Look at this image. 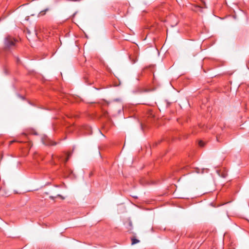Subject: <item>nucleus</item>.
I'll list each match as a JSON object with an SVG mask.
<instances>
[{"instance_id":"1","label":"nucleus","mask_w":249,"mask_h":249,"mask_svg":"<svg viewBox=\"0 0 249 249\" xmlns=\"http://www.w3.org/2000/svg\"><path fill=\"white\" fill-rule=\"evenodd\" d=\"M18 41L17 39L9 36L5 38L4 41L5 50L2 51L0 50V61H4L7 55L6 51L15 47Z\"/></svg>"},{"instance_id":"2","label":"nucleus","mask_w":249,"mask_h":249,"mask_svg":"<svg viewBox=\"0 0 249 249\" xmlns=\"http://www.w3.org/2000/svg\"><path fill=\"white\" fill-rule=\"evenodd\" d=\"M43 142L45 145H55L56 144V142H54L50 140L43 141Z\"/></svg>"},{"instance_id":"3","label":"nucleus","mask_w":249,"mask_h":249,"mask_svg":"<svg viewBox=\"0 0 249 249\" xmlns=\"http://www.w3.org/2000/svg\"><path fill=\"white\" fill-rule=\"evenodd\" d=\"M85 129H86V130H87V131H88V132H86L87 135H90L92 134L91 129L89 126H86Z\"/></svg>"},{"instance_id":"4","label":"nucleus","mask_w":249,"mask_h":249,"mask_svg":"<svg viewBox=\"0 0 249 249\" xmlns=\"http://www.w3.org/2000/svg\"><path fill=\"white\" fill-rule=\"evenodd\" d=\"M132 245H134L135 244H137L140 242V241L138 239H137L136 238H132Z\"/></svg>"},{"instance_id":"5","label":"nucleus","mask_w":249,"mask_h":249,"mask_svg":"<svg viewBox=\"0 0 249 249\" xmlns=\"http://www.w3.org/2000/svg\"><path fill=\"white\" fill-rule=\"evenodd\" d=\"M48 10V9H46L44 11H41L39 14L41 16L44 15L46 13V12Z\"/></svg>"},{"instance_id":"6","label":"nucleus","mask_w":249,"mask_h":249,"mask_svg":"<svg viewBox=\"0 0 249 249\" xmlns=\"http://www.w3.org/2000/svg\"><path fill=\"white\" fill-rule=\"evenodd\" d=\"M199 145L201 147L203 146L204 145V144L203 141H200L199 142Z\"/></svg>"},{"instance_id":"7","label":"nucleus","mask_w":249,"mask_h":249,"mask_svg":"<svg viewBox=\"0 0 249 249\" xmlns=\"http://www.w3.org/2000/svg\"><path fill=\"white\" fill-rule=\"evenodd\" d=\"M220 135H217L216 136V141L218 142H220Z\"/></svg>"},{"instance_id":"8","label":"nucleus","mask_w":249,"mask_h":249,"mask_svg":"<svg viewBox=\"0 0 249 249\" xmlns=\"http://www.w3.org/2000/svg\"><path fill=\"white\" fill-rule=\"evenodd\" d=\"M149 91V90H147V89H141L140 92H147V91Z\"/></svg>"},{"instance_id":"9","label":"nucleus","mask_w":249,"mask_h":249,"mask_svg":"<svg viewBox=\"0 0 249 249\" xmlns=\"http://www.w3.org/2000/svg\"><path fill=\"white\" fill-rule=\"evenodd\" d=\"M69 160V157H68L65 160V162H67V161L68 160Z\"/></svg>"},{"instance_id":"10","label":"nucleus","mask_w":249,"mask_h":249,"mask_svg":"<svg viewBox=\"0 0 249 249\" xmlns=\"http://www.w3.org/2000/svg\"><path fill=\"white\" fill-rule=\"evenodd\" d=\"M121 111H122V108H120L119 110H118V113L120 114L121 113Z\"/></svg>"},{"instance_id":"11","label":"nucleus","mask_w":249,"mask_h":249,"mask_svg":"<svg viewBox=\"0 0 249 249\" xmlns=\"http://www.w3.org/2000/svg\"><path fill=\"white\" fill-rule=\"evenodd\" d=\"M50 198L53 199H54V197L52 196H50Z\"/></svg>"},{"instance_id":"12","label":"nucleus","mask_w":249,"mask_h":249,"mask_svg":"<svg viewBox=\"0 0 249 249\" xmlns=\"http://www.w3.org/2000/svg\"><path fill=\"white\" fill-rule=\"evenodd\" d=\"M129 225H130V226H132V223H131V222H130L129 223Z\"/></svg>"},{"instance_id":"13","label":"nucleus","mask_w":249,"mask_h":249,"mask_svg":"<svg viewBox=\"0 0 249 249\" xmlns=\"http://www.w3.org/2000/svg\"><path fill=\"white\" fill-rule=\"evenodd\" d=\"M106 113H107V112L105 111L104 114H105Z\"/></svg>"},{"instance_id":"14","label":"nucleus","mask_w":249,"mask_h":249,"mask_svg":"<svg viewBox=\"0 0 249 249\" xmlns=\"http://www.w3.org/2000/svg\"><path fill=\"white\" fill-rule=\"evenodd\" d=\"M106 103H107V105H108V104H109V103H108V102H106Z\"/></svg>"}]
</instances>
